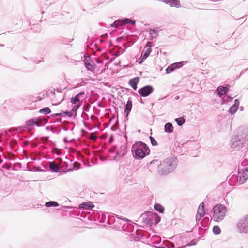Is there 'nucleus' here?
<instances>
[{
	"label": "nucleus",
	"mask_w": 248,
	"mask_h": 248,
	"mask_svg": "<svg viewBox=\"0 0 248 248\" xmlns=\"http://www.w3.org/2000/svg\"><path fill=\"white\" fill-rule=\"evenodd\" d=\"M237 228L240 233H248V214L244 216L239 220Z\"/></svg>",
	"instance_id": "nucleus-7"
},
{
	"label": "nucleus",
	"mask_w": 248,
	"mask_h": 248,
	"mask_svg": "<svg viewBox=\"0 0 248 248\" xmlns=\"http://www.w3.org/2000/svg\"><path fill=\"white\" fill-rule=\"evenodd\" d=\"M177 161L176 158L170 157L166 159L158 167V172L161 175H166L172 172L176 168Z\"/></svg>",
	"instance_id": "nucleus-2"
},
{
	"label": "nucleus",
	"mask_w": 248,
	"mask_h": 248,
	"mask_svg": "<svg viewBox=\"0 0 248 248\" xmlns=\"http://www.w3.org/2000/svg\"><path fill=\"white\" fill-rule=\"evenodd\" d=\"M149 139L150 140L151 143L153 146H156L157 145V142L153 137H152V136H150Z\"/></svg>",
	"instance_id": "nucleus-36"
},
{
	"label": "nucleus",
	"mask_w": 248,
	"mask_h": 248,
	"mask_svg": "<svg viewBox=\"0 0 248 248\" xmlns=\"http://www.w3.org/2000/svg\"><path fill=\"white\" fill-rule=\"evenodd\" d=\"M45 206L47 207H50L52 206L57 207L59 206V204L55 201H49L45 203Z\"/></svg>",
	"instance_id": "nucleus-31"
},
{
	"label": "nucleus",
	"mask_w": 248,
	"mask_h": 248,
	"mask_svg": "<svg viewBox=\"0 0 248 248\" xmlns=\"http://www.w3.org/2000/svg\"><path fill=\"white\" fill-rule=\"evenodd\" d=\"M85 94V93L83 91L80 92L75 97H72L71 99V103L73 104H76L77 102H79L81 99V97Z\"/></svg>",
	"instance_id": "nucleus-18"
},
{
	"label": "nucleus",
	"mask_w": 248,
	"mask_h": 248,
	"mask_svg": "<svg viewBox=\"0 0 248 248\" xmlns=\"http://www.w3.org/2000/svg\"><path fill=\"white\" fill-rule=\"evenodd\" d=\"M49 167L53 172H57L59 170V167L54 162H49Z\"/></svg>",
	"instance_id": "nucleus-24"
},
{
	"label": "nucleus",
	"mask_w": 248,
	"mask_h": 248,
	"mask_svg": "<svg viewBox=\"0 0 248 248\" xmlns=\"http://www.w3.org/2000/svg\"><path fill=\"white\" fill-rule=\"evenodd\" d=\"M150 39H156L158 36L159 31L157 28H150L148 30Z\"/></svg>",
	"instance_id": "nucleus-14"
},
{
	"label": "nucleus",
	"mask_w": 248,
	"mask_h": 248,
	"mask_svg": "<svg viewBox=\"0 0 248 248\" xmlns=\"http://www.w3.org/2000/svg\"><path fill=\"white\" fill-rule=\"evenodd\" d=\"M24 58L25 59H26V60H29L27 58H26V57H24Z\"/></svg>",
	"instance_id": "nucleus-54"
},
{
	"label": "nucleus",
	"mask_w": 248,
	"mask_h": 248,
	"mask_svg": "<svg viewBox=\"0 0 248 248\" xmlns=\"http://www.w3.org/2000/svg\"><path fill=\"white\" fill-rule=\"evenodd\" d=\"M31 30L34 32H40L41 31V28L39 25L34 24L31 26Z\"/></svg>",
	"instance_id": "nucleus-28"
},
{
	"label": "nucleus",
	"mask_w": 248,
	"mask_h": 248,
	"mask_svg": "<svg viewBox=\"0 0 248 248\" xmlns=\"http://www.w3.org/2000/svg\"><path fill=\"white\" fill-rule=\"evenodd\" d=\"M63 141L65 143H67V139L66 138H65L63 140Z\"/></svg>",
	"instance_id": "nucleus-48"
},
{
	"label": "nucleus",
	"mask_w": 248,
	"mask_h": 248,
	"mask_svg": "<svg viewBox=\"0 0 248 248\" xmlns=\"http://www.w3.org/2000/svg\"><path fill=\"white\" fill-rule=\"evenodd\" d=\"M95 62H99L97 60H95ZM101 62H103V61H101Z\"/></svg>",
	"instance_id": "nucleus-53"
},
{
	"label": "nucleus",
	"mask_w": 248,
	"mask_h": 248,
	"mask_svg": "<svg viewBox=\"0 0 248 248\" xmlns=\"http://www.w3.org/2000/svg\"><path fill=\"white\" fill-rule=\"evenodd\" d=\"M122 24L124 25L131 24L134 26L136 25V21L134 20H131L130 18H125L123 19Z\"/></svg>",
	"instance_id": "nucleus-27"
},
{
	"label": "nucleus",
	"mask_w": 248,
	"mask_h": 248,
	"mask_svg": "<svg viewBox=\"0 0 248 248\" xmlns=\"http://www.w3.org/2000/svg\"><path fill=\"white\" fill-rule=\"evenodd\" d=\"M241 164L243 166H245L248 165V155H245V156L244 157V159L241 162Z\"/></svg>",
	"instance_id": "nucleus-35"
},
{
	"label": "nucleus",
	"mask_w": 248,
	"mask_h": 248,
	"mask_svg": "<svg viewBox=\"0 0 248 248\" xmlns=\"http://www.w3.org/2000/svg\"><path fill=\"white\" fill-rule=\"evenodd\" d=\"M159 1L168 5L171 7L179 8L181 7V3L179 0H158Z\"/></svg>",
	"instance_id": "nucleus-11"
},
{
	"label": "nucleus",
	"mask_w": 248,
	"mask_h": 248,
	"mask_svg": "<svg viewBox=\"0 0 248 248\" xmlns=\"http://www.w3.org/2000/svg\"><path fill=\"white\" fill-rule=\"evenodd\" d=\"M245 16H247V15H245V16H244L242 18H244Z\"/></svg>",
	"instance_id": "nucleus-55"
},
{
	"label": "nucleus",
	"mask_w": 248,
	"mask_h": 248,
	"mask_svg": "<svg viewBox=\"0 0 248 248\" xmlns=\"http://www.w3.org/2000/svg\"><path fill=\"white\" fill-rule=\"evenodd\" d=\"M248 178V169L244 168L238 172V175H232L229 179V183L231 185H235L237 184L244 183Z\"/></svg>",
	"instance_id": "nucleus-3"
},
{
	"label": "nucleus",
	"mask_w": 248,
	"mask_h": 248,
	"mask_svg": "<svg viewBox=\"0 0 248 248\" xmlns=\"http://www.w3.org/2000/svg\"><path fill=\"white\" fill-rule=\"evenodd\" d=\"M84 66L88 71L93 72L96 68L94 63H84Z\"/></svg>",
	"instance_id": "nucleus-26"
},
{
	"label": "nucleus",
	"mask_w": 248,
	"mask_h": 248,
	"mask_svg": "<svg viewBox=\"0 0 248 248\" xmlns=\"http://www.w3.org/2000/svg\"><path fill=\"white\" fill-rule=\"evenodd\" d=\"M154 88L151 85H146L138 90L139 94L142 97H147L154 91Z\"/></svg>",
	"instance_id": "nucleus-9"
},
{
	"label": "nucleus",
	"mask_w": 248,
	"mask_h": 248,
	"mask_svg": "<svg viewBox=\"0 0 248 248\" xmlns=\"http://www.w3.org/2000/svg\"><path fill=\"white\" fill-rule=\"evenodd\" d=\"M179 62H188L187 61H179Z\"/></svg>",
	"instance_id": "nucleus-49"
},
{
	"label": "nucleus",
	"mask_w": 248,
	"mask_h": 248,
	"mask_svg": "<svg viewBox=\"0 0 248 248\" xmlns=\"http://www.w3.org/2000/svg\"><path fill=\"white\" fill-rule=\"evenodd\" d=\"M94 207V205L91 202H83L79 205V209L91 210Z\"/></svg>",
	"instance_id": "nucleus-21"
},
{
	"label": "nucleus",
	"mask_w": 248,
	"mask_h": 248,
	"mask_svg": "<svg viewBox=\"0 0 248 248\" xmlns=\"http://www.w3.org/2000/svg\"><path fill=\"white\" fill-rule=\"evenodd\" d=\"M4 46V44H0V47H3Z\"/></svg>",
	"instance_id": "nucleus-50"
},
{
	"label": "nucleus",
	"mask_w": 248,
	"mask_h": 248,
	"mask_svg": "<svg viewBox=\"0 0 248 248\" xmlns=\"http://www.w3.org/2000/svg\"><path fill=\"white\" fill-rule=\"evenodd\" d=\"M110 27H115V28L116 27V26H115V21L110 24Z\"/></svg>",
	"instance_id": "nucleus-42"
},
{
	"label": "nucleus",
	"mask_w": 248,
	"mask_h": 248,
	"mask_svg": "<svg viewBox=\"0 0 248 248\" xmlns=\"http://www.w3.org/2000/svg\"><path fill=\"white\" fill-rule=\"evenodd\" d=\"M111 138H112V137H111V138L110 139H109V140H112V139H111Z\"/></svg>",
	"instance_id": "nucleus-57"
},
{
	"label": "nucleus",
	"mask_w": 248,
	"mask_h": 248,
	"mask_svg": "<svg viewBox=\"0 0 248 248\" xmlns=\"http://www.w3.org/2000/svg\"><path fill=\"white\" fill-rule=\"evenodd\" d=\"M153 46V43L150 41H147L145 46L144 47L143 52L141 54L140 60L136 59L135 62H143L151 54L152 52V46Z\"/></svg>",
	"instance_id": "nucleus-8"
},
{
	"label": "nucleus",
	"mask_w": 248,
	"mask_h": 248,
	"mask_svg": "<svg viewBox=\"0 0 248 248\" xmlns=\"http://www.w3.org/2000/svg\"><path fill=\"white\" fill-rule=\"evenodd\" d=\"M111 138H112V137H111V138L110 139H109V140H112V139H111Z\"/></svg>",
	"instance_id": "nucleus-56"
},
{
	"label": "nucleus",
	"mask_w": 248,
	"mask_h": 248,
	"mask_svg": "<svg viewBox=\"0 0 248 248\" xmlns=\"http://www.w3.org/2000/svg\"><path fill=\"white\" fill-rule=\"evenodd\" d=\"M132 107V102L130 98H129L128 100L127 101L126 104L125 105V108L124 109V113L126 114V116H128L129 113L131 110Z\"/></svg>",
	"instance_id": "nucleus-22"
},
{
	"label": "nucleus",
	"mask_w": 248,
	"mask_h": 248,
	"mask_svg": "<svg viewBox=\"0 0 248 248\" xmlns=\"http://www.w3.org/2000/svg\"><path fill=\"white\" fill-rule=\"evenodd\" d=\"M126 151V146L125 145H122L120 149L117 151V155L115 157V158L117 157L121 158L123 157L125 154Z\"/></svg>",
	"instance_id": "nucleus-15"
},
{
	"label": "nucleus",
	"mask_w": 248,
	"mask_h": 248,
	"mask_svg": "<svg viewBox=\"0 0 248 248\" xmlns=\"http://www.w3.org/2000/svg\"><path fill=\"white\" fill-rule=\"evenodd\" d=\"M47 122V119L44 117H37L31 119L25 123L26 128L30 131L33 130L36 125L38 127L43 126Z\"/></svg>",
	"instance_id": "nucleus-5"
},
{
	"label": "nucleus",
	"mask_w": 248,
	"mask_h": 248,
	"mask_svg": "<svg viewBox=\"0 0 248 248\" xmlns=\"http://www.w3.org/2000/svg\"><path fill=\"white\" fill-rule=\"evenodd\" d=\"M80 106V103L75 105L72 108V111L76 112Z\"/></svg>",
	"instance_id": "nucleus-39"
},
{
	"label": "nucleus",
	"mask_w": 248,
	"mask_h": 248,
	"mask_svg": "<svg viewBox=\"0 0 248 248\" xmlns=\"http://www.w3.org/2000/svg\"><path fill=\"white\" fill-rule=\"evenodd\" d=\"M82 62H94L91 56H87L85 54H83V56H81Z\"/></svg>",
	"instance_id": "nucleus-29"
},
{
	"label": "nucleus",
	"mask_w": 248,
	"mask_h": 248,
	"mask_svg": "<svg viewBox=\"0 0 248 248\" xmlns=\"http://www.w3.org/2000/svg\"><path fill=\"white\" fill-rule=\"evenodd\" d=\"M75 62H80V60H78V61L76 60V61H75Z\"/></svg>",
	"instance_id": "nucleus-52"
},
{
	"label": "nucleus",
	"mask_w": 248,
	"mask_h": 248,
	"mask_svg": "<svg viewBox=\"0 0 248 248\" xmlns=\"http://www.w3.org/2000/svg\"><path fill=\"white\" fill-rule=\"evenodd\" d=\"M220 229L218 226H215L213 228V233L215 235H218L220 233Z\"/></svg>",
	"instance_id": "nucleus-34"
},
{
	"label": "nucleus",
	"mask_w": 248,
	"mask_h": 248,
	"mask_svg": "<svg viewBox=\"0 0 248 248\" xmlns=\"http://www.w3.org/2000/svg\"><path fill=\"white\" fill-rule=\"evenodd\" d=\"M120 221L117 222L116 225L117 226H122V225L124 223V222H127L128 221V220L125 218V219H121L120 218Z\"/></svg>",
	"instance_id": "nucleus-37"
},
{
	"label": "nucleus",
	"mask_w": 248,
	"mask_h": 248,
	"mask_svg": "<svg viewBox=\"0 0 248 248\" xmlns=\"http://www.w3.org/2000/svg\"><path fill=\"white\" fill-rule=\"evenodd\" d=\"M208 221V218L207 217H205L204 218H203V221Z\"/></svg>",
	"instance_id": "nucleus-45"
},
{
	"label": "nucleus",
	"mask_w": 248,
	"mask_h": 248,
	"mask_svg": "<svg viewBox=\"0 0 248 248\" xmlns=\"http://www.w3.org/2000/svg\"><path fill=\"white\" fill-rule=\"evenodd\" d=\"M150 149L148 146L141 141L135 143L132 147L133 157L135 159H142L150 153Z\"/></svg>",
	"instance_id": "nucleus-1"
},
{
	"label": "nucleus",
	"mask_w": 248,
	"mask_h": 248,
	"mask_svg": "<svg viewBox=\"0 0 248 248\" xmlns=\"http://www.w3.org/2000/svg\"><path fill=\"white\" fill-rule=\"evenodd\" d=\"M175 122L177 123L178 126H182L185 122V120L183 117H179L175 119Z\"/></svg>",
	"instance_id": "nucleus-33"
},
{
	"label": "nucleus",
	"mask_w": 248,
	"mask_h": 248,
	"mask_svg": "<svg viewBox=\"0 0 248 248\" xmlns=\"http://www.w3.org/2000/svg\"><path fill=\"white\" fill-rule=\"evenodd\" d=\"M120 221V220L119 218H117L116 219H115L113 221L114 226L118 230L122 229L123 231H127V228L129 225L127 224L125 222H124L122 226H117L116 225L117 223ZM128 231H129V230H128Z\"/></svg>",
	"instance_id": "nucleus-17"
},
{
	"label": "nucleus",
	"mask_w": 248,
	"mask_h": 248,
	"mask_svg": "<svg viewBox=\"0 0 248 248\" xmlns=\"http://www.w3.org/2000/svg\"><path fill=\"white\" fill-rule=\"evenodd\" d=\"M154 209L155 210L161 213H163L164 212V208L161 204L159 203H156L154 205Z\"/></svg>",
	"instance_id": "nucleus-32"
},
{
	"label": "nucleus",
	"mask_w": 248,
	"mask_h": 248,
	"mask_svg": "<svg viewBox=\"0 0 248 248\" xmlns=\"http://www.w3.org/2000/svg\"><path fill=\"white\" fill-rule=\"evenodd\" d=\"M204 214L205 212L204 210V203L202 202L200 204L198 209L197 213L196 216V219L197 222L200 221L201 218L203 217Z\"/></svg>",
	"instance_id": "nucleus-12"
},
{
	"label": "nucleus",
	"mask_w": 248,
	"mask_h": 248,
	"mask_svg": "<svg viewBox=\"0 0 248 248\" xmlns=\"http://www.w3.org/2000/svg\"><path fill=\"white\" fill-rule=\"evenodd\" d=\"M62 113H63V116H64V115H66L69 117H70L72 116V112L70 111H65L64 112H62Z\"/></svg>",
	"instance_id": "nucleus-40"
},
{
	"label": "nucleus",
	"mask_w": 248,
	"mask_h": 248,
	"mask_svg": "<svg viewBox=\"0 0 248 248\" xmlns=\"http://www.w3.org/2000/svg\"><path fill=\"white\" fill-rule=\"evenodd\" d=\"M139 81L140 78L139 77H136L129 80V84L134 90H136L137 89V84Z\"/></svg>",
	"instance_id": "nucleus-20"
},
{
	"label": "nucleus",
	"mask_w": 248,
	"mask_h": 248,
	"mask_svg": "<svg viewBox=\"0 0 248 248\" xmlns=\"http://www.w3.org/2000/svg\"><path fill=\"white\" fill-rule=\"evenodd\" d=\"M43 61H44V60L43 59V58H42L41 60H38V61H35L34 62H43Z\"/></svg>",
	"instance_id": "nucleus-44"
},
{
	"label": "nucleus",
	"mask_w": 248,
	"mask_h": 248,
	"mask_svg": "<svg viewBox=\"0 0 248 248\" xmlns=\"http://www.w3.org/2000/svg\"><path fill=\"white\" fill-rule=\"evenodd\" d=\"M239 105V101L238 99H235L234 100V105L230 108L229 112L231 114H234L238 109Z\"/></svg>",
	"instance_id": "nucleus-19"
},
{
	"label": "nucleus",
	"mask_w": 248,
	"mask_h": 248,
	"mask_svg": "<svg viewBox=\"0 0 248 248\" xmlns=\"http://www.w3.org/2000/svg\"><path fill=\"white\" fill-rule=\"evenodd\" d=\"M52 117H55L57 116H63V113H55L51 115Z\"/></svg>",
	"instance_id": "nucleus-41"
},
{
	"label": "nucleus",
	"mask_w": 248,
	"mask_h": 248,
	"mask_svg": "<svg viewBox=\"0 0 248 248\" xmlns=\"http://www.w3.org/2000/svg\"><path fill=\"white\" fill-rule=\"evenodd\" d=\"M127 48V46L125 47L124 49L122 50L121 51H118L116 52L115 53L112 54L111 56V57L110 58V60L108 62H112L113 61H114L116 58L119 57L120 55L122 54L123 53H124L126 49Z\"/></svg>",
	"instance_id": "nucleus-25"
},
{
	"label": "nucleus",
	"mask_w": 248,
	"mask_h": 248,
	"mask_svg": "<svg viewBox=\"0 0 248 248\" xmlns=\"http://www.w3.org/2000/svg\"><path fill=\"white\" fill-rule=\"evenodd\" d=\"M201 224L202 226H203V227H206L207 225H203L202 224L203 222H201Z\"/></svg>",
	"instance_id": "nucleus-47"
},
{
	"label": "nucleus",
	"mask_w": 248,
	"mask_h": 248,
	"mask_svg": "<svg viewBox=\"0 0 248 248\" xmlns=\"http://www.w3.org/2000/svg\"><path fill=\"white\" fill-rule=\"evenodd\" d=\"M183 66V63H172L166 69V73L169 74Z\"/></svg>",
	"instance_id": "nucleus-13"
},
{
	"label": "nucleus",
	"mask_w": 248,
	"mask_h": 248,
	"mask_svg": "<svg viewBox=\"0 0 248 248\" xmlns=\"http://www.w3.org/2000/svg\"><path fill=\"white\" fill-rule=\"evenodd\" d=\"M40 113L48 114L51 112V110L48 107H45L41 108L39 110Z\"/></svg>",
	"instance_id": "nucleus-30"
},
{
	"label": "nucleus",
	"mask_w": 248,
	"mask_h": 248,
	"mask_svg": "<svg viewBox=\"0 0 248 248\" xmlns=\"http://www.w3.org/2000/svg\"><path fill=\"white\" fill-rule=\"evenodd\" d=\"M91 139L93 140H96V137L94 136H93L91 137Z\"/></svg>",
	"instance_id": "nucleus-43"
},
{
	"label": "nucleus",
	"mask_w": 248,
	"mask_h": 248,
	"mask_svg": "<svg viewBox=\"0 0 248 248\" xmlns=\"http://www.w3.org/2000/svg\"><path fill=\"white\" fill-rule=\"evenodd\" d=\"M173 126L172 125V124L168 122L164 126V130L165 132L168 133H171L173 131Z\"/></svg>",
	"instance_id": "nucleus-23"
},
{
	"label": "nucleus",
	"mask_w": 248,
	"mask_h": 248,
	"mask_svg": "<svg viewBox=\"0 0 248 248\" xmlns=\"http://www.w3.org/2000/svg\"><path fill=\"white\" fill-rule=\"evenodd\" d=\"M231 148L235 150H239L248 144V136L241 135L236 136L231 140Z\"/></svg>",
	"instance_id": "nucleus-4"
},
{
	"label": "nucleus",
	"mask_w": 248,
	"mask_h": 248,
	"mask_svg": "<svg viewBox=\"0 0 248 248\" xmlns=\"http://www.w3.org/2000/svg\"><path fill=\"white\" fill-rule=\"evenodd\" d=\"M226 211V208L223 205L217 204L213 208V220L218 222L222 220L225 217Z\"/></svg>",
	"instance_id": "nucleus-6"
},
{
	"label": "nucleus",
	"mask_w": 248,
	"mask_h": 248,
	"mask_svg": "<svg viewBox=\"0 0 248 248\" xmlns=\"http://www.w3.org/2000/svg\"><path fill=\"white\" fill-rule=\"evenodd\" d=\"M229 91V89L226 87L223 86H219L216 90L217 93L220 96L226 94Z\"/></svg>",
	"instance_id": "nucleus-16"
},
{
	"label": "nucleus",
	"mask_w": 248,
	"mask_h": 248,
	"mask_svg": "<svg viewBox=\"0 0 248 248\" xmlns=\"http://www.w3.org/2000/svg\"><path fill=\"white\" fill-rule=\"evenodd\" d=\"M179 98V97L178 96H176L175 99H178Z\"/></svg>",
	"instance_id": "nucleus-51"
},
{
	"label": "nucleus",
	"mask_w": 248,
	"mask_h": 248,
	"mask_svg": "<svg viewBox=\"0 0 248 248\" xmlns=\"http://www.w3.org/2000/svg\"><path fill=\"white\" fill-rule=\"evenodd\" d=\"M160 217L156 213L153 214L151 217L146 218L148 224H154L155 225L157 224L160 221Z\"/></svg>",
	"instance_id": "nucleus-10"
},
{
	"label": "nucleus",
	"mask_w": 248,
	"mask_h": 248,
	"mask_svg": "<svg viewBox=\"0 0 248 248\" xmlns=\"http://www.w3.org/2000/svg\"><path fill=\"white\" fill-rule=\"evenodd\" d=\"M73 40H74V38L68 39L67 38H64L62 39V41L63 42V43L66 44L67 43L72 42L73 41Z\"/></svg>",
	"instance_id": "nucleus-38"
},
{
	"label": "nucleus",
	"mask_w": 248,
	"mask_h": 248,
	"mask_svg": "<svg viewBox=\"0 0 248 248\" xmlns=\"http://www.w3.org/2000/svg\"><path fill=\"white\" fill-rule=\"evenodd\" d=\"M195 244H196V243H195V242H193V243H192V242H191V243H189V244H188V245H189V246H192V245H195Z\"/></svg>",
	"instance_id": "nucleus-46"
}]
</instances>
